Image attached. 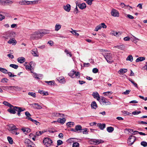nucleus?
Masks as SVG:
<instances>
[{
    "label": "nucleus",
    "mask_w": 147,
    "mask_h": 147,
    "mask_svg": "<svg viewBox=\"0 0 147 147\" xmlns=\"http://www.w3.org/2000/svg\"><path fill=\"white\" fill-rule=\"evenodd\" d=\"M113 92L111 91H108L107 92H104L103 93V94H104L105 96H108L109 95H111Z\"/></svg>",
    "instance_id": "46"
},
{
    "label": "nucleus",
    "mask_w": 147,
    "mask_h": 147,
    "mask_svg": "<svg viewBox=\"0 0 147 147\" xmlns=\"http://www.w3.org/2000/svg\"><path fill=\"white\" fill-rule=\"evenodd\" d=\"M21 88L18 86H15L14 91H20L21 90Z\"/></svg>",
    "instance_id": "55"
},
{
    "label": "nucleus",
    "mask_w": 147,
    "mask_h": 147,
    "mask_svg": "<svg viewBox=\"0 0 147 147\" xmlns=\"http://www.w3.org/2000/svg\"><path fill=\"white\" fill-rule=\"evenodd\" d=\"M91 106L92 108L94 109H96L97 107V105L95 101H93L92 102Z\"/></svg>",
    "instance_id": "28"
},
{
    "label": "nucleus",
    "mask_w": 147,
    "mask_h": 147,
    "mask_svg": "<svg viewBox=\"0 0 147 147\" xmlns=\"http://www.w3.org/2000/svg\"><path fill=\"white\" fill-rule=\"evenodd\" d=\"M9 109H7V111L8 112L11 114H15L16 113L15 110L14 109V108L13 107H9Z\"/></svg>",
    "instance_id": "25"
},
{
    "label": "nucleus",
    "mask_w": 147,
    "mask_h": 147,
    "mask_svg": "<svg viewBox=\"0 0 147 147\" xmlns=\"http://www.w3.org/2000/svg\"><path fill=\"white\" fill-rule=\"evenodd\" d=\"M41 2V0H36L33 1H31L32 4H35L40 3Z\"/></svg>",
    "instance_id": "43"
},
{
    "label": "nucleus",
    "mask_w": 147,
    "mask_h": 147,
    "mask_svg": "<svg viewBox=\"0 0 147 147\" xmlns=\"http://www.w3.org/2000/svg\"><path fill=\"white\" fill-rule=\"evenodd\" d=\"M3 104L4 105H5L6 106H7L8 107H13V105H12L10 104L7 101H3Z\"/></svg>",
    "instance_id": "38"
},
{
    "label": "nucleus",
    "mask_w": 147,
    "mask_h": 147,
    "mask_svg": "<svg viewBox=\"0 0 147 147\" xmlns=\"http://www.w3.org/2000/svg\"><path fill=\"white\" fill-rule=\"evenodd\" d=\"M34 63L33 61H31L29 63V65H26L25 66V68L28 70H31V68L32 67V65H33Z\"/></svg>",
    "instance_id": "21"
},
{
    "label": "nucleus",
    "mask_w": 147,
    "mask_h": 147,
    "mask_svg": "<svg viewBox=\"0 0 147 147\" xmlns=\"http://www.w3.org/2000/svg\"><path fill=\"white\" fill-rule=\"evenodd\" d=\"M92 95L94 98L96 99L97 100L99 101L100 100V97L99 94L97 92H93Z\"/></svg>",
    "instance_id": "10"
},
{
    "label": "nucleus",
    "mask_w": 147,
    "mask_h": 147,
    "mask_svg": "<svg viewBox=\"0 0 147 147\" xmlns=\"http://www.w3.org/2000/svg\"><path fill=\"white\" fill-rule=\"evenodd\" d=\"M72 147H79V144L77 142L74 143L73 144Z\"/></svg>",
    "instance_id": "54"
},
{
    "label": "nucleus",
    "mask_w": 147,
    "mask_h": 147,
    "mask_svg": "<svg viewBox=\"0 0 147 147\" xmlns=\"http://www.w3.org/2000/svg\"><path fill=\"white\" fill-rule=\"evenodd\" d=\"M28 94L30 96H31L34 98L36 97V93L34 92H29L28 93Z\"/></svg>",
    "instance_id": "50"
},
{
    "label": "nucleus",
    "mask_w": 147,
    "mask_h": 147,
    "mask_svg": "<svg viewBox=\"0 0 147 147\" xmlns=\"http://www.w3.org/2000/svg\"><path fill=\"white\" fill-rule=\"evenodd\" d=\"M127 71V69H121L118 71V73L119 74H124Z\"/></svg>",
    "instance_id": "23"
},
{
    "label": "nucleus",
    "mask_w": 147,
    "mask_h": 147,
    "mask_svg": "<svg viewBox=\"0 0 147 147\" xmlns=\"http://www.w3.org/2000/svg\"><path fill=\"white\" fill-rule=\"evenodd\" d=\"M61 25L59 24H57L55 26V30L56 31H58L61 29Z\"/></svg>",
    "instance_id": "29"
},
{
    "label": "nucleus",
    "mask_w": 147,
    "mask_h": 147,
    "mask_svg": "<svg viewBox=\"0 0 147 147\" xmlns=\"http://www.w3.org/2000/svg\"><path fill=\"white\" fill-rule=\"evenodd\" d=\"M107 130L109 132L111 133L114 130V128L112 127H108L107 128Z\"/></svg>",
    "instance_id": "41"
},
{
    "label": "nucleus",
    "mask_w": 147,
    "mask_h": 147,
    "mask_svg": "<svg viewBox=\"0 0 147 147\" xmlns=\"http://www.w3.org/2000/svg\"><path fill=\"white\" fill-rule=\"evenodd\" d=\"M63 8L66 11L69 12L71 9V5L70 4H67L66 5H63Z\"/></svg>",
    "instance_id": "11"
},
{
    "label": "nucleus",
    "mask_w": 147,
    "mask_h": 147,
    "mask_svg": "<svg viewBox=\"0 0 147 147\" xmlns=\"http://www.w3.org/2000/svg\"><path fill=\"white\" fill-rule=\"evenodd\" d=\"M39 30L36 31L31 35L30 38L32 40H37L41 38L43 36V35L40 34Z\"/></svg>",
    "instance_id": "1"
},
{
    "label": "nucleus",
    "mask_w": 147,
    "mask_h": 147,
    "mask_svg": "<svg viewBox=\"0 0 147 147\" xmlns=\"http://www.w3.org/2000/svg\"><path fill=\"white\" fill-rule=\"evenodd\" d=\"M98 69L96 68H94L92 69V72L94 73H96L98 72Z\"/></svg>",
    "instance_id": "64"
},
{
    "label": "nucleus",
    "mask_w": 147,
    "mask_h": 147,
    "mask_svg": "<svg viewBox=\"0 0 147 147\" xmlns=\"http://www.w3.org/2000/svg\"><path fill=\"white\" fill-rule=\"evenodd\" d=\"M57 80L60 83L64 84L65 82V80L63 77H60L58 78Z\"/></svg>",
    "instance_id": "15"
},
{
    "label": "nucleus",
    "mask_w": 147,
    "mask_h": 147,
    "mask_svg": "<svg viewBox=\"0 0 147 147\" xmlns=\"http://www.w3.org/2000/svg\"><path fill=\"white\" fill-rule=\"evenodd\" d=\"M43 142L45 145L47 147L50 146L53 143L52 140L48 138H45L43 140Z\"/></svg>",
    "instance_id": "3"
},
{
    "label": "nucleus",
    "mask_w": 147,
    "mask_h": 147,
    "mask_svg": "<svg viewBox=\"0 0 147 147\" xmlns=\"http://www.w3.org/2000/svg\"><path fill=\"white\" fill-rule=\"evenodd\" d=\"M141 113V112L140 111H134L132 112V113L134 115H138Z\"/></svg>",
    "instance_id": "58"
},
{
    "label": "nucleus",
    "mask_w": 147,
    "mask_h": 147,
    "mask_svg": "<svg viewBox=\"0 0 147 147\" xmlns=\"http://www.w3.org/2000/svg\"><path fill=\"white\" fill-rule=\"evenodd\" d=\"M127 61H129L131 62H132L133 60V57L131 55H129L126 58Z\"/></svg>",
    "instance_id": "36"
},
{
    "label": "nucleus",
    "mask_w": 147,
    "mask_h": 147,
    "mask_svg": "<svg viewBox=\"0 0 147 147\" xmlns=\"http://www.w3.org/2000/svg\"><path fill=\"white\" fill-rule=\"evenodd\" d=\"M79 7L81 9H83L86 7V5L85 3L80 4L78 5Z\"/></svg>",
    "instance_id": "27"
},
{
    "label": "nucleus",
    "mask_w": 147,
    "mask_h": 147,
    "mask_svg": "<svg viewBox=\"0 0 147 147\" xmlns=\"http://www.w3.org/2000/svg\"><path fill=\"white\" fill-rule=\"evenodd\" d=\"M9 66L16 69H17L18 67V65L14 64H11Z\"/></svg>",
    "instance_id": "47"
},
{
    "label": "nucleus",
    "mask_w": 147,
    "mask_h": 147,
    "mask_svg": "<svg viewBox=\"0 0 147 147\" xmlns=\"http://www.w3.org/2000/svg\"><path fill=\"white\" fill-rule=\"evenodd\" d=\"M8 81V79L6 78H3L1 80V82L2 83L7 82Z\"/></svg>",
    "instance_id": "60"
},
{
    "label": "nucleus",
    "mask_w": 147,
    "mask_h": 147,
    "mask_svg": "<svg viewBox=\"0 0 147 147\" xmlns=\"http://www.w3.org/2000/svg\"><path fill=\"white\" fill-rule=\"evenodd\" d=\"M3 89L5 90L8 91L9 90L10 86H3Z\"/></svg>",
    "instance_id": "51"
},
{
    "label": "nucleus",
    "mask_w": 147,
    "mask_h": 147,
    "mask_svg": "<svg viewBox=\"0 0 147 147\" xmlns=\"http://www.w3.org/2000/svg\"><path fill=\"white\" fill-rule=\"evenodd\" d=\"M110 34L112 35H114L117 37H118L121 34V33L120 32H117L113 30L111 31Z\"/></svg>",
    "instance_id": "20"
},
{
    "label": "nucleus",
    "mask_w": 147,
    "mask_h": 147,
    "mask_svg": "<svg viewBox=\"0 0 147 147\" xmlns=\"http://www.w3.org/2000/svg\"><path fill=\"white\" fill-rule=\"evenodd\" d=\"M122 113L124 114H125L128 115H130L131 114V113L127 111H123Z\"/></svg>",
    "instance_id": "59"
},
{
    "label": "nucleus",
    "mask_w": 147,
    "mask_h": 147,
    "mask_svg": "<svg viewBox=\"0 0 147 147\" xmlns=\"http://www.w3.org/2000/svg\"><path fill=\"white\" fill-rule=\"evenodd\" d=\"M76 73V71L74 70H71L70 72L68 73V75L72 78H74L75 77L74 76V73Z\"/></svg>",
    "instance_id": "31"
},
{
    "label": "nucleus",
    "mask_w": 147,
    "mask_h": 147,
    "mask_svg": "<svg viewBox=\"0 0 147 147\" xmlns=\"http://www.w3.org/2000/svg\"><path fill=\"white\" fill-rule=\"evenodd\" d=\"M105 123H98L97 124V126L101 130H102L105 128Z\"/></svg>",
    "instance_id": "19"
},
{
    "label": "nucleus",
    "mask_w": 147,
    "mask_h": 147,
    "mask_svg": "<svg viewBox=\"0 0 147 147\" xmlns=\"http://www.w3.org/2000/svg\"><path fill=\"white\" fill-rule=\"evenodd\" d=\"M25 114L26 116V119L30 120V119H29V118H31L30 117L31 116V115L30 114V113L28 111H26L25 112Z\"/></svg>",
    "instance_id": "35"
},
{
    "label": "nucleus",
    "mask_w": 147,
    "mask_h": 147,
    "mask_svg": "<svg viewBox=\"0 0 147 147\" xmlns=\"http://www.w3.org/2000/svg\"><path fill=\"white\" fill-rule=\"evenodd\" d=\"M104 56L107 62L109 63H111L113 61L112 59V54L110 53H107L103 55Z\"/></svg>",
    "instance_id": "2"
},
{
    "label": "nucleus",
    "mask_w": 147,
    "mask_h": 147,
    "mask_svg": "<svg viewBox=\"0 0 147 147\" xmlns=\"http://www.w3.org/2000/svg\"><path fill=\"white\" fill-rule=\"evenodd\" d=\"M145 59V57H139L138 58H137L136 60V62H138L139 61H143Z\"/></svg>",
    "instance_id": "30"
},
{
    "label": "nucleus",
    "mask_w": 147,
    "mask_h": 147,
    "mask_svg": "<svg viewBox=\"0 0 147 147\" xmlns=\"http://www.w3.org/2000/svg\"><path fill=\"white\" fill-rule=\"evenodd\" d=\"M38 92L40 94H42L43 96H47L49 95V94L47 92H45L43 90H39L38 91Z\"/></svg>",
    "instance_id": "34"
},
{
    "label": "nucleus",
    "mask_w": 147,
    "mask_h": 147,
    "mask_svg": "<svg viewBox=\"0 0 147 147\" xmlns=\"http://www.w3.org/2000/svg\"><path fill=\"white\" fill-rule=\"evenodd\" d=\"M101 100L102 102L104 103L103 105H110L111 104V103L110 102L104 97H101Z\"/></svg>",
    "instance_id": "8"
},
{
    "label": "nucleus",
    "mask_w": 147,
    "mask_h": 147,
    "mask_svg": "<svg viewBox=\"0 0 147 147\" xmlns=\"http://www.w3.org/2000/svg\"><path fill=\"white\" fill-rule=\"evenodd\" d=\"M136 139V138L135 136L131 135L128 139L127 143L129 145H131L134 143Z\"/></svg>",
    "instance_id": "4"
},
{
    "label": "nucleus",
    "mask_w": 147,
    "mask_h": 147,
    "mask_svg": "<svg viewBox=\"0 0 147 147\" xmlns=\"http://www.w3.org/2000/svg\"><path fill=\"white\" fill-rule=\"evenodd\" d=\"M92 143H91L94 144H97L101 143L102 142V140H96L94 139L91 141ZM103 141L102 142H103Z\"/></svg>",
    "instance_id": "17"
},
{
    "label": "nucleus",
    "mask_w": 147,
    "mask_h": 147,
    "mask_svg": "<svg viewBox=\"0 0 147 147\" xmlns=\"http://www.w3.org/2000/svg\"><path fill=\"white\" fill-rule=\"evenodd\" d=\"M17 61L18 62L22 63L25 61V59L24 57H20L18 59Z\"/></svg>",
    "instance_id": "26"
},
{
    "label": "nucleus",
    "mask_w": 147,
    "mask_h": 147,
    "mask_svg": "<svg viewBox=\"0 0 147 147\" xmlns=\"http://www.w3.org/2000/svg\"><path fill=\"white\" fill-rule=\"evenodd\" d=\"M93 0H88L86 1L87 3L90 5H91L92 4V2Z\"/></svg>",
    "instance_id": "63"
},
{
    "label": "nucleus",
    "mask_w": 147,
    "mask_h": 147,
    "mask_svg": "<svg viewBox=\"0 0 147 147\" xmlns=\"http://www.w3.org/2000/svg\"><path fill=\"white\" fill-rule=\"evenodd\" d=\"M141 145L144 147H146L147 146V142L144 141L142 142H141Z\"/></svg>",
    "instance_id": "53"
},
{
    "label": "nucleus",
    "mask_w": 147,
    "mask_h": 147,
    "mask_svg": "<svg viewBox=\"0 0 147 147\" xmlns=\"http://www.w3.org/2000/svg\"><path fill=\"white\" fill-rule=\"evenodd\" d=\"M111 14L112 16L115 17H119V11L114 9H112Z\"/></svg>",
    "instance_id": "6"
},
{
    "label": "nucleus",
    "mask_w": 147,
    "mask_h": 147,
    "mask_svg": "<svg viewBox=\"0 0 147 147\" xmlns=\"http://www.w3.org/2000/svg\"><path fill=\"white\" fill-rule=\"evenodd\" d=\"M7 43L10 44L15 45L16 44L17 42L14 38H13L12 39H10L8 41Z\"/></svg>",
    "instance_id": "18"
},
{
    "label": "nucleus",
    "mask_w": 147,
    "mask_h": 147,
    "mask_svg": "<svg viewBox=\"0 0 147 147\" xmlns=\"http://www.w3.org/2000/svg\"><path fill=\"white\" fill-rule=\"evenodd\" d=\"M0 71L4 74H7L8 73V71L7 70L1 67H0Z\"/></svg>",
    "instance_id": "44"
},
{
    "label": "nucleus",
    "mask_w": 147,
    "mask_h": 147,
    "mask_svg": "<svg viewBox=\"0 0 147 147\" xmlns=\"http://www.w3.org/2000/svg\"><path fill=\"white\" fill-rule=\"evenodd\" d=\"M32 54L34 57H38V55L37 51V49L34 48L32 49L31 51Z\"/></svg>",
    "instance_id": "12"
},
{
    "label": "nucleus",
    "mask_w": 147,
    "mask_h": 147,
    "mask_svg": "<svg viewBox=\"0 0 147 147\" xmlns=\"http://www.w3.org/2000/svg\"><path fill=\"white\" fill-rule=\"evenodd\" d=\"M24 143L27 147H32V142L28 139H26L24 140Z\"/></svg>",
    "instance_id": "9"
},
{
    "label": "nucleus",
    "mask_w": 147,
    "mask_h": 147,
    "mask_svg": "<svg viewBox=\"0 0 147 147\" xmlns=\"http://www.w3.org/2000/svg\"><path fill=\"white\" fill-rule=\"evenodd\" d=\"M52 115L53 116L55 117H64V115L61 114L59 113H52Z\"/></svg>",
    "instance_id": "14"
},
{
    "label": "nucleus",
    "mask_w": 147,
    "mask_h": 147,
    "mask_svg": "<svg viewBox=\"0 0 147 147\" xmlns=\"http://www.w3.org/2000/svg\"><path fill=\"white\" fill-rule=\"evenodd\" d=\"M131 91V90H126L125 91L123 92V94L125 95H127L129 94L130 92Z\"/></svg>",
    "instance_id": "56"
},
{
    "label": "nucleus",
    "mask_w": 147,
    "mask_h": 147,
    "mask_svg": "<svg viewBox=\"0 0 147 147\" xmlns=\"http://www.w3.org/2000/svg\"><path fill=\"white\" fill-rule=\"evenodd\" d=\"M7 138L9 143L10 144H12L13 143V140L10 137L8 136Z\"/></svg>",
    "instance_id": "49"
},
{
    "label": "nucleus",
    "mask_w": 147,
    "mask_h": 147,
    "mask_svg": "<svg viewBox=\"0 0 147 147\" xmlns=\"http://www.w3.org/2000/svg\"><path fill=\"white\" fill-rule=\"evenodd\" d=\"M76 31L74 30H73L72 31H70V32L73 34L75 35L76 36H79V34L76 32Z\"/></svg>",
    "instance_id": "48"
},
{
    "label": "nucleus",
    "mask_w": 147,
    "mask_h": 147,
    "mask_svg": "<svg viewBox=\"0 0 147 147\" xmlns=\"http://www.w3.org/2000/svg\"><path fill=\"white\" fill-rule=\"evenodd\" d=\"M39 31L40 34H49L50 33V30H39Z\"/></svg>",
    "instance_id": "24"
},
{
    "label": "nucleus",
    "mask_w": 147,
    "mask_h": 147,
    "mask_svg": "<svg viewBox=\"0 0 147 147\" xmlns=\"http://www.w3.org/2000/svg\"><path fill=\"white\" fill-rule=\"evenodd\" d=\"M66 124L67 126L70 127L72 126L73 125H74V123L73 122H69L67 123Z\"/></svg>",
    "instance_id": "52"
},
{
    "label": "nucleus",
    "mask_w": 147,
    "mask_h": 147,
    "mask_svg": "<svg viewBox=\"0 0 147 147\" xmlns=\"http://www.w3.org/2000/svg\"><path fill=\"white\" fill-rule=\"evenodd\" d=\"M29 119H30V121L35 123L36 125H40V123L37 120H34L32 118H29Z\"/></svg>",
    "instance_id": "39"
},
{
    "label": "nucleus",
    "mask_w": 147,
    "mask_h": 147,
    "mask_svg": "<svg viewBox=\"0 0 147 147\" xmlns=\"http://www.w3.org/2000/svg\"><path fill=\"white\" fill-rule=\"evenodd\" d=\"M13 3V2L11 1L8 0H3L2 4L9 5L12 4Z\"/></svg>",
    "instance_id": "16"
},
{
    "label": "nucleus",
    "mask_w": 147,
    "mask_h": 147,
    "mask_svg": "<svg viewBox=\"0 0 147 147\" xmlns=\"http://www.w3.org/2000/svg\"><path fill=\"white\" fill-rule=\"evenodd\" d=\"M14 108V109L15 111H17V112H21L24 111V109H22L21 107H19L17 106H13V107Z\"/></svg>",
    "instance_id": "13"
},
{
    "label": "nucleus",
    "mask_w": 147,
    "mask_h": 147,
    "mask_svg": "<svg viewBox=\"0 0 147 147\" xmlns=\"http://www.w3.org/2000/svg\"><path fill=\"white\" fill-rule=\"evenodd\" d=\"M114 48H117L118 49L122 50L125 48V46L124 45H117L114 47Z\"/></svg>",
    "instance_id": "37"
},
{
    "label": "nucleus",
    "mask_w": 147,
    "mask_h": 147,
    "mask_svg": "<svg viewBox=\"0 0 147 147\" xmlns=\"http://www.w3.org/2000/svg\"><path fill=\"white\" fill-rule=\"evenodd\" d=\"M65 121L66 119L64 118H63L62 119L59 118L57 119V121L61 124H63L65 122Z\"/></svg>",
    "instance_id": "32"
},
{
    "label": "nucleus",
    "mask_w": 147,
    "mask_h": 147,
    "mask_svg": "<svg viewBox=\"0 0 147 147\" xmlns=\"http://www.w3.org/2000/svg\"><path fill=\"white\" fill-rule=\"evenodd\" d=\"M45 82L47 83L49 85H52V84H54V81H45Z\"/></svg>",
    "instance_id": "57"
},
{
    "label": "nucleus",
    "mask_w": 147,
    "mask_h": 147,
    "mask_svg": "<svg viewBox=\"0 0 147 147\" xmlns=\"http://www.w3.org/2000/svg\"><path fill=\"white\" fill-rule=\"evenodd\" d=\"M63 144V141L61 140H58L57 141V146H59Z\"/></svg>",
    "instance_id": "62"
},
{
    "label": "nucleus",
    "mask_w": 147,
    "mask_h": 147,
    "mask_svg": "<svg viewBox=\"0 0 147 147\" xmlns=\"http://www.w3.org/2000/svg\"><path fill=\"white\" fill-rule=\"evenodd\" d=\"M33 107L35 108L36 109H41L42 108L41 106L39 105L38 103H34L32 104Z\"/></svg>",
    "instance_id": "22"
},
{
    "label": "nucleus",
    "mask_w": 147,
    "mask_h": 147,
    "mask_svg": "<svg viewBox=\"0 0 147 147\" xmlns=\"http://www.w3.org/2000/svg\"><path fill=\"white\" fill-rule=\"evenodd\" d=\"M74 75L75 76H76V77H78V78H80V73L78 71L76 72V73H74Z\"/></svg>",
    "instance_id": "61"
},
{
    "label": "nucleus",
    "mask_w": 147,
    "mask_h": 147,
    "mask_svg": "<svg viewBox=\"0 0 147 147\" xmlns=\"http://www.w3.org/2000/svg\"><path fill=\"white\" fill-rule=\"evenodd\" d=\"M13 34V32L9 31L5 33V34L4 35V38L7 39L11 38L12 37Z\"/></svg>",
    "instance_id": "7"
},
{
    "label": "nucleus",
    "mask_w": 147,
    "mask_h": 147,
    "mask_svg": "<svg viewBox=\"0 0 147 147\" xmlns=\"http://www.w3.org/2000/svg\"><path fill=\"white\" fill-rule=\"evenodd\" d=\"M75 129L76 131L80 132L82 129V126L80 125H77L75 127Z\"/></svg>",
    "instance_id": "33"
},
{
    "label": "nucleus",
    "mask_w": 147,
    "mask_h": 147,
    "mask_svg": "<svg viewBox=\"0 0 147 147\" xmlns=\"http://www.w3.org/2000/svg\"><path fill=\"white\" fill-rule=\"evenodd\" d=\"M19 4L21 5H27L26 0H22L18 2Z\"/></svg>",
    "instance_id": "45"
},
{
    "label": "nucleus",
    "mask_w": 147,
    "mask_h": 147,
    "mask_svg": "<svg viewBox=\"0 0 147 147\" xmlns=\"http://www.w3.org/2000/svg\"><path fill=\"white\" fill-rule=\"evenodd\" d=\"M88 129L87 128L82 129L80 131V132H82L84 134H87L88 132Z\"/></svg>",
    "instance_id": "40"
},
{
    "label": "nucleus",
    "mask_w": 147,
    "mask_h": 147,
    "mask_svg": "<svg viewBox=\"0 0 147 147\" xmlns=\"http://www.w3.org/2000/svg\"><path fill=\"white\" fill-rule=\"evenodd\" d=\"M10 130H17L18 129L14 125H11L10 126Z\"/></svg>",
    "instance_id": "42"
},
{
    "label": "nucleus",
    "mask_w": 147,
    "mask_h": 147,
    "mask_svg": "<svg viewBox=\"0 0 147 147\" xmlns=\"http://www.w3.org/2000/svg\"><path fill=\"white\" fill-rule=\"evenodd\" d=\"M107 28V26L104 23H102L101 24L97 26L95 29L94 30L96 31H98V30H100L101 28Z\"/></svg>",
    "instance_id": "5"
}]
</instances>
